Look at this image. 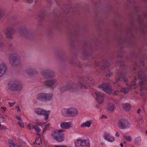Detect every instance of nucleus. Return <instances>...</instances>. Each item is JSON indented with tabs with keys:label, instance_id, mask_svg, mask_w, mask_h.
<instances>
[{
	"label": "nucleus",
	"instance_id": "a878e982",
	"mask_svg": "<svg viewBox=\"0 0 147 147\" xmlns=\"http://www.w3.org/2000/svg\"><path fill=\"white\" fill-rule=\"evenodd\" d=\"M61 114L64 116H68V109H64L61 110Z\"/></svg>",
	"mask_w": 147,
	"mask_h": 147
},
{
	"label": "nucleus",
	"instance_id": "2f4dec72",
	"mask_svg": "<svg viewBox=\"0 0 147 147\" xmlns=\"http://www.w3.org/2000/svg\"><path fill=\"white\" fill-rule=\"evenodd\" d=\"M71 63L73 65L75 66H77L79 67H81V65L80 64V63L78 61H71Z\"/></svg>",
	"mask_w": 147,
	"mask_h": 147
},
{
	"label": "nucleus",
	"instance_id": "a211bd4d",
	"mask_svg": "<svg viewBox=\"0 0 147 147\" xmlns=\"http://www.w3.org/2000/svg\"><path fill=\"white\" fill-rule=\"evenodd\" d=\"M138 77L139 79H142V80H145L147 78V75L145 71L140 70L138 72Z\"/></svg>",
	"mask_w": 147,
	"mask_h": 147
},
{
	"label": "nucleus",
	"instance_id": "aec40b11",
	"mask_svg": "<svg viewBox=\"0 0 147 147\" xmlns=\"http://www.w3.org/2000/svg\"><path fill=\"white\" fill-rule=\"evenodd\" d=\"M123 75V74H118V77H116L115 78L116 80V83H114L113 84H116V83L117 82V81H119L120 80H121V81L123 80L125 82H126L127 81V80L124 77Z\"/></svg>",
	"mask_w": 147,
	"mask_h": 147
},
{
	"label": "nucleus",
	"instance_id": "a18cd8bd",
	"mask_svg": "<svg viewBox=\"0 0 147 147\" xmlns=\"http://www.w3.org/2000/svg\"><path fill=\"white\" fill-rule=\"evenodd\" d=\"M27 2L29 3H32L33 1V0H26Z\"/></svg>",
	"mask_w": 147,
	"mask_h": 147
},
{
	"label": "nucleus",
	"instance_id": "4be33fe9",
	"mask_svg": "<svg viewBox=\"0 0 147 147\" xmlns=\"http://www.w3.org/2000/svg\"><path fill=\"white\" fill-rule=\"evenodd\" d=\"M77 85L76 87L78 88V90L76 92H78V86H80L81 87V88L82 89H87V87L85 85H84L81 82L79 81L77 84L75 83Z\"/></svg>",
	"mask_w": 147,
	"mask_h": 147
},
{
	"label": "nucleus",
	"instance_id": "f3484780",
	"mask_svg": "<svg viewBox=\"0 0 147 147\" xmlns=\"http://www.w3.org/2000/svg\"><path fill=\"white\" fill-rule=\"evenodd\" d=\"M78 113L77 109L75 108H70L68 109V116H73Z\"/></svg>",
	"mask_w": 147,
	"mask_h": 147
},
{
	"label": "nucleus",
	"instance_id": "20e7f679",
	"mask_svg": "<svg viewBox=\"0 0 147 147\" xmlns=\"http://www.w3.org/2000/svg\"><path fill=\"white\" fill-rule=\"evenodd\" d=\"M64 131V130L60 129L57 132L54 133L52 135L53 138L58 142L63 141L64 139V134L62 132Z\"/></svg>",
	"mask_w": 147,
	"mask_h": 147
},
{
	"label": "nucleus",
	"instance_id": "c03bdc74",
	"mask_svg": "<svg viewBox=\"0 0 147 147\" xmlns=\"http://www.w3.org/2000/svg\"><path fill=\"white\" fill-rule=\"evenodd\" d=\"M54 147H67V146L64 145H58Z\"/></svg>",
	"mask_w": 147,
	"mask_h": 147
},
{
	"label": "nucleus",
	"instance_id": "c756f323",
	"mask_svg": "<svg viewBox=\"0 0 147 147\" xmlns=\"http://www.w3.org/2000/svg\"><path fill=\"white\" fill-rule=\"evenodd\" d=\"M8 142L10 144V147H16V145L13 142V141L11 140H8Z\"/></svg>",
	"mask_w": 147,
	"mask_h": 147
},
{
	"label": "nucleus",
	"instance_id": "3c124183",
	"mask_svg": "<svg viewBox=\"0 0 147 147\" xmlns=\"http://www.w3.org/2000/svg\"><path fill=\"white\" fill-rule=\"evenodd\" d=\"M16 108H17V111H20V107L19 106H18L16 107Z\"/></svg>",
	"mask_w": 147,
	"mask_h": 147
},
{
	"label": "nucleus",
	"instance_id": "58836bf2",
	"mask_svg": "<svg viewBox=\"0 0 147 147\" xmlns=\"http://www.w3.org/2000/svg\"><path fill=\"white\" fill-rule=\"evenodd\" d=\"M34 126H33V125L31 124V123H29L28 125V128L30 129H33V127Z\"/></svg>",
	"mask_w": 147,
	"mask_h": 147
},
{
	"label": "nucleus",
	"instance_id": "f704fd0d",
	"mask_svg": "<svg viewBox=\"0 0 147 147\" xmlns=\"http://www.w3.org/2000/svg\"><path fill=\"white\" fill-rule=\"evenodd\" d=\"M33 127L36 131L38 133L40 132L41 131L40 129L37 125H34Z\"/></svg>",
	"mask_w": 147,
	"mask_h": 147
},
{
	"label": "nucleus",
	"instance_id": "f8f14e48",
	"mask_svg": "<svg viewBox=\"0 0 147 147\" xmlns=\"http://www.w3.org/2000/svg\"><path fill=\"white\" fill-rule=\"evenodd\" d=\"M26 74L30 76H35L38 73V71L35 69L29 68L25 71Z\"/></svg>",
	"mask_w": 147,
	"mask_h": 147
},
{
	"label": "nucleus",
	"instance_id": "1a4fd4ad",
	"mask_svg": "<svg viewBox=\"0 0 147 147\" xmlns=\"http://www.w3.org/2000/svg\"><path fill=\"white\" fill-rule=\"evenodd\" d=\"M35 113L38 115H43L45 116V119L47 120L49 118L50 113L49 111H47L40 108H37L34 110Z\"/></svg>",
	"mask_w": 147,
	"mask_h": 147
},
{
	"label": "nucleus",
	"instance_id": "69168bd1",
	"mask_svg": "<svg viewBox=\"0 0 147 147\" xmlns=\"http://www.w3.org/2000/svg\"><path fill=\"white\" fill-rule=\"evenodd\" d=\"M14 0L15 1H17V2H18V0Z\"/></svg>",
	"mask_w": 147,
	"mask_h": 147
},
{
	"label": "nucleus",
	"instance_id": "7ed1b4c3",
	"mask_svg": "<svg viewBox=\"0 0 147 147\" xmlns=\"http://www.w3.org/2000/svg\"><path fill=\"white\" fill-rule=\"evenodd\" d=\"M77 85L74 82H71L66 86H61L60 88V91L64 92L66 91L69 90L71 92H76L78 88L76 87Z\"/></svg>",
	"mask_w": 147,
	"mask_h": 147
},
{
	"label": "nucleus",
	"instance_id": "13d9d810",
	"mask_svg": "<svg viewBox=\"0 0 147 147\" xmlns=\"http://www.w3.org/2000/svg\"><path fill=\"white\" fill-rule=\"evenodd\" d=\"M104 144V143L103 142H102L101 143V145H103Z\"/></svg>",
	"mask_w": 147,
	"mask_h": 147
},
{
	"label": "nucleus",
	"instance_id": "8fccbe9b",
	"mask_svg": "<svg viewBox=\"0 0 147 147\" xmlns=\"http://www.w3.org/2000/svg\"><path fill=\"white\" fill-rule=\"evenodd\" d=\"M115 136L117 137H119L120 134L118 132H117L116 133Z\"/></svg>",
	"mask_w": 147,
	"mask_h": 147
},
{
	"label": "nucleus",
	"instance_id": "e2e57ef3",
	"mask_svg": "<svg viewBox=\"0 0 147 147\" xmlns=\"http://www.w3.org/2000/svg\"><path fill=\"white\" fill-rule=\"evenodd\" d=\"M146 135L147 136V130L146 131Z\"/></svg>",
	"mask_w": 147,
	"mask_h": 147
},
{
	"label": "nucleus",
	"instance_id": "0e129e2a",
	"mask_svg": "<svg viewBox=\"0 0 147 147\" xmlns=\"http://www.w3.org/2000/svg\"><path fill=\"white\" fill-rule=\"evenodd\" d=\"M103 117H104V116H102V117H101V119H102Z\"/></svg>",
	"mask_w": 147,
	"mask_h": 147
},
{
	"label": "nucleus",
	"instance_id": "c9c22d12",
	"mask_svg": "<svg viewBox=\"0 0 147 147\" xmlns=\"http://www.w3.org/2000/svg\"><path fill=\"white\" fill-rule=\"evenodd\" d=\"M112 75V73L110 70H108L107 74L106 75V77H110Z\"/></svg>",
	"mask_w": 147,
	"mask_h": 147
},
{
	"label": "nucleus",
	"instance_id": "393cba45",
	"mask_svg": "<svg viewBox=\"0 0 147 147\" xmlns=\"http://www.w3.org/2000/svg\"><path fill=\"white\" fill-rule=\"evenodd\" d=\"M90 144L88 141L86 140H82L81 146L82 147H89Z\"/></svg>",
	"mask_w": 147,
	"mask_h": 147
},
{
	"label": "nucleus",
	"instance_id": "774afa93",
	"mask_svg": "<svg viewBox=\"0 0 147 147\" xmlns=\"http://www.w3.org/2000/svg\"><path fill=\"white\" fill-rule=\"evenodd\" d=\"M126 143V142H124L123 143H124V144H125V143Z\"/></svg>",
	"mask_w": 147,
	"mask_h": 147
},
{
	"label": "nucleus",
	"instance_id": "37998d69",
	"mask_svg": "<svg viewBox=\"0 0 147 147\" xmlns=\"http://www.w3.org/2000/svg\"><path fill=\"white\" fill-rule=\"evenodd\" d=\"M16 118L18 120L22 122V120L20 117L17 116L16 117Z\"/></svg>",
	"mask_w": 147,
	"mask_h": 147
},
{
	"label": "nucleus",
	"instance_id": "72a5a7b5",
	"mask_svg": "<svg viewBox=\"0 0 147 147\" xmlns=\"http://www.w3.org/2000/svg\"><path fill=\"white\" fill-rule=\"evenodd\" d=\"M120 92H121L125 94H126L128 93V89L127 90L125 88H122Z\"/></svg>",
	"mask_w": 147,
	"mask_h": 147
},
{
	"label": "nucleus",
	"instance_id": "cd10ccee",
	"mask_svg": "<svg viewBox=\"0 0 147 147\" xmlns=\"http://www.w3.org/2000/svg\"><path fill=\"white\" fill-rule=\"evenodd\" d=\"M123 108L125 111H128L130 110L131 107L129 104H125L123 105Z\"/></svg>",
	"mask_w": 147,
	"mask_h": 147
},
{
	"label": "nucleus",
	"instance_id": "bb28decb",
	"mask_svg": "<svg viewBox=\"0 0 147 147\" xmlns=\"http://www.w3.org/2000/svg\"><path fill=\"white\" fill-rule=\"evenodd\" d=\"M141 141V138L140 137H138L136 138L134 140V143L136 145H138Z\"/></svg>",
	"mask_w": 147,
	"mask_h": 147
},
{
	"label": "nucleus",
	"instance_id": "5fc2aeb1",
	"mask_svg": "<svg viewBox=\"0 0 147 147\" xmlns=\"http://www.w3.org/2000/svg\"><path fill=\"white\" fill-rule=\"evenodd\" d=\"M37 135L38 136H40V134L39 133V132L37 133Z\"/></svg>",
	"mask_w": 147,
	"mask_h": 147
},
{
	"label": "nucleus",
	"instance_id": "4c0bfd02",
	"mask_svg": "<svg viewBox=\"0 0 147 147\" xmlns=\"http://www.w3.org/2000/svg\"><path fill=\"white\" fill-rule=\"evenodd\" d=\"M50 126V125L49 124L46 125L44 129L43 132H45L47 129Z\"/></svg>",
	"mask_w": 147,
	"mask_h": 147
},
{
	"label": "nucleus",
	"instance_id": "338daca9",
	"mask_svg": "<svg viewBox=\"0 0 147 147\" xmlns=\"http://www.w3.org/2000/svg\"><path fill=\"white\" fill-rule=\"evenodd\" d=\"M110 65H111L110 63H109V66H110Z\"/></svg>",
	"mask_w": 147,
	"mask_h": 147
},
{
	"label": "nucleus",
	"instance_id": "4468645a",
	"mask_svg": "<svg viewBox=\"0 0 147 147\" xmlns=\"http://www.w3.org/2000/svg\"><path fill=\"white\" fill-rule=\"evenodd\" d=\"M95 94L97 100L99 104H101L103 102L104 99V95L99 92H96Z\"/></svg>",
	"mask_w": 147,
	"mask_h": 147
},
{
	"label": "nucleus",
	"instance_id": "5701e85b",
	"mask_svg": "<svg viewBox=\"0 0 147 147\" xmlns=\"http://www.w3.org/2000/svg\"><path fill=\"white\" fill-rule=\"evenodd\" d=\"M91 124V121H87L82 123L81 125V127H89Z\"/></svg>",
	"mask_w": 147,
	"mask_h": 147
},
{
	"label": "nucleus",
	"instance_id": "9d476101",
	"mask_svg": "<svg viewBox=\"0 0 147 147\" xmlns=\"http://www.w3.org/2000/svg\"><path fill=\"white\" fill-rule=\"evenodd\" d=\"M98 88L107 93L111 92L113 91L111 88L110 84L108 83L100 85L98 86Z\"/></svg>",
	"mask_w": 147,
	"mask_h": 147
},
{
	"label": "nucleus",
	"instance_id": "39448f33",
	"mask_svg": "<svg viewBox=\"0 0 147 147\" xmlns=\"http://www.w3.org/2000/svg\"><path fill=\"white\" fill-rule=\"evenodd\" d=\"M16 32V28L12 27H9L7 28L4 31L6 37L10 39L12 38V35L15 33Z\"/></svg>",
	"mask_w": 147,
	"mask_h": 147
},
{
	"label": "nucleus",
	"instance_id": "0eeeda50",
	"mask_svg": "<svg viewBox=\"0 0 147 147\" xmlns=\"http://www.w3.org/2000/svg\"><path fill=\"white\" fill-rule=\"evenodd\" d=\"M117 125L118 128L120 129H123L128 128L129 124L126 120L121 119L118 121Z\"/></svg>",
	"mask_w": 147,
	"mask_h": 147
},
{
	"label": "nucleus",
	"instance_id": "e433bc0d",
	"mask_svg": "<svg viewBox=\"0 0 147 147\" xmlns=\"http://www.w3.org/2000/svg\"><path fill=\"white\" fill-rule=\"evenodd\" d=\"M4 16V13L3 11L0 9V19L2 18Z\"/></svg>",
	"mask_w": 147,
	"mask_h": 147
},
{
	"label": "nucleus",
	"instance_id": "2eb2a0df",
	"mask_svg": "<svg viewBox=\"0 0 147 147\" xmlns=\"http://www.w3.org/2000/svg\"><path fill=\"white\" fill-rule=\"evenodd\" d=\"M139 85L140 86V90H144L147 91V83L145 80H141L139 82Z\"/></svg>",
	"mask_w": 147,
	"mask_h": 147
},
{
	"label": "nucleus",
	"instance_id": "b1692460",
	"mask_svg": "<svg viewBox=\"0 0 147 147\" xmlns=\"http://www.w3.org/2000/svg\"><path fill=\"white\" fill-rule=\"evenodd\" d=\"M115 105L114 104L109 103L108 104L107 109L108 111L112 112L114 110Z\"/></svg>",
	"mask_w": 147,
	"mask_h": 147
},
{
	"label": "nucleus",
	"instance_id": "bf43d9fd",
	"mask_svg": "<svg viewBox=\"0 0 147 147\" xmlns=\"http://www.w3.org/2000/svg\"><path fill=\"white\" fill-rule=\"evenodd\" d=\"M133 70H134V71H135V70L136 69V68H135V67H133Z\"/></svg>",
	"mask_w": 147,
	"mask_h": 147
},
{
	"label": "nucleus",
	"instance_id": "4d7b16f0",
	"mask_svg": "<svg viewBox=\"0 0 147 147\" xmlns=\"http://www.w3.org/2000/svg\"><path fill=\"white\" fill-rule=\"evenodd\" d=\"M102 116H104V117L105 118V119H106L107 118V117L106 116H104V115H102Z\"/></svg>",
	"mask_w": 147,
	"mask_h": 147
},
{
	"label": "nucleus",
	"instance_id": "680f3d73",
	"mask_svg": "<svg viewBox=\"0 0 147 147\" xmlns=\"http://www.w3.org/2000/svg\"><path fill=\"white\" fill-rule=\"evenodd\" d=\"M141 63L142 64V66H144V63Z\"/></svg>",
	"mask_w": 147,
	"mask_h": 147
},
{
	"label": "nucleus",
	"instance_id": "473e14b6",
	"mask_svg": "<svg viewBox=\"0 0 147 147\" xmlns=\"http://www.w3.org/2000/svg\"><path fill=\"white\" fill-rule=\"evenodd\" d=\"M36 143L38 145H40L42 143L41 139L40 137L36 139Z\"/></svg>",
	"mask_w": 147,
	"mask_h": 147
},
{
	"label": "nucleus",
	"instance_id": "603ef678",
	"mask_svg": "<svg viewBox=\"0 0 147 147\" xmlns=\"http://www.w3.org/2000/svg\"><path fill=\"white\" fill-rule=\"evenodd\" d=\"M141 110V109H138L137 111V113L139 114L140 113V111Z\"/></svg>",
	"mask_w": 147,
	"mask_h": 147
},
{
	"label": "nucleus",
	"instance_id": "de8ad7c7",
	"mask_svg": "<svg viewBox=\"0 0 147 147\" xmlns=\"http://www.w3.org/2000/svg\"><path fill=\"white\" fill-rule=\"evenodd\" d=\"M94 64L96 66H98L99 65V63L97 61H95Z\"/></svg>",
	"mask_w": 147,
	"mask_h": 147
},
{
	"label": "nucleus",
	"instance_id": "dca6fc26",
	"mask_svg": "<svg viewBox=\"0 0 147 147\" xmlns=\"http://www.w3.org/2000/svg\"><path fill=\"white\" fill-rule=\"evenodd\" d=\"M57 80L53 79L46 81L45 82V85L49 87H52L56 82Z\"/></svg>",
	"mask_w": 147,
	"mask_h": 147
},
{
	"label": "nucleus",
	"instance_id": "052dcab7",
	"mask_svg": "<svg viewBox=\"0 0 147 147\" xmlns=\"http://www.w3.org/2000/svg\"><path fill=\"white\" fill-rule=\"evenodd\" d=\"M135 92L137 94H138V92H137L136 91Z\"/></svg>",
	"mask_w": 147,
	"mask_h": 147
},
{
	"label": "nucleus",
	"instance_id": "f03ea898",
	"mask_svg": "<svg viewBox=\"0 0 147 147\" xmlns=\"http://www.w3.org/2000/svg\"><path fill=\"white\" fill-rule=\"evenodd\" d=\"M53 95L51 93H40L38 94L36 96V99L42 102H46L51 100L52 98Z\"/></svg>",
	"mask_w": 147,
	"mask_h": 147
},
{
	"label": "nucleus",
	"instance_id": "a19ab883",
	"mask_svg": "<svg viewBox=\"0 0 147 147\" xmlns=\"http://www.w3.org/2000/svg\"><path fill=\"white\" fill-rule=\"evenodd\" d=\"M18 124L19 125L20 127H24V124L21 122V121H19L18 122Z\"/></svg>",
	"mask_w": 147,
	"mask_h": 147
},
{
	"label": "nucleus",
	"instance_id": "864d4df0",
	"mask_svg": "<svg viewBox=\"0 0 147 147\" xmlns=\"http://www.w3.org/2000/svg\"><path fill=\"white\" fill-rule=\"evenodd\" d=\"M140 95L141 96H143L144 95V93L143 92H142L140 93Z\"/></svg>",
	"mask_w": 147,
	"mask_h": 147
},
{
	"label": "nucleus",
	"instance_id": "09e8293b",
	"mask_svg": "<svg viewBox=\"0 0 147 147\" xmlns=\"http://www.w3.org/2000/svg\"><path fill=\"white\" fill-rule=\"evenodd\" d=\"M9 104L10 107H12L13 105H14V103H13L9 102Z\"/></svg>",
	"mask_w": 147,
	"mask_h": 147
},
{
	"label": "nucleus",
	"instance_id": "423d86ee",
	"mask_svg": "<svg viewBox=\"0 0 147 147\" xmlns=\"http://www.w3.org/2000/svg\"><path fill=\"white\" fill-rule=\"evenodd\" d=\"M42 75L45 78H51L55 76V73L51 70L49 69H44L41 72Z\"/></svg>",
	"mask_w": 147,
	"mask_h": 147
},
{
	"label": "nucleus",
	"instance_id": "6ab92c4d",
	"mask_svg": "<svg viewBox=\"0 0 147 147\" xmlns=\"http://www.w3.org/2000/svg\"><path fill=\"white\" fill-rule=\"evenodd\" d=\"M60 126L63 129H69L72 127V123L70 122H63L61 124Z\"/></svg>",
	"mask_w": 147,
	"mask_h": 147
},
{
	"label": "nucleus",
	"instance_id": "79ce46f5",
	"mask_svg": "<svg viewBox=\"0 0 147 147\" xmlns=\"http://www.w3.org/2000/svg\"><path fill=\"white\" fill-rule=\"evenodd\" d=\"M119 92V91H115L113 92V94L114 95L117 96Z\"/></svg>",
	"mask_w": 147,
	"mask_h": 147
},
{
	"label": "nucleus",
	"instance_id": "6e6d98bb",
	"mask_svg": "<svg viewBox=\"0 0 147 147\" xmlns=\"http://www.w3.org/2000/svg\"><path fill=\"white\" fill-rule=\"evenodd\" d=\"M120 145L121 147H123V144L122 143L120 144Z\"/></svg>",
	"mask_w": 147,
	"mask_h": 147
},
{
	"label": "nucleus",
	"instance_id": "9b49d317",
	"mask_svg": "<svg viewBox=\"0 0 147 147\" xmlns=\"http://www.w3.org/2000/svg\"><path fill=\"white\" fill-rule=\"evenodd\" d=\"M10 89L16 91H20L22 89V85L21 83L15 81L9 85Z\"/></svg>",
	"mask_w": 147,
	"mask_h": 147
},
{
	"label": "nucleus",
	"instance_id": "412c9836",
	"mask_svg": "<svg viewBox=\"0 0 147 147\" xmlns=\"http://www.w3.org/2000/svg\"><path fill=\"white\" fill-rule=\"evenodd\" d=\"M104 138L105 140L110 142H112L114 140V137L108 134H105Z\"/></svg>",
	"mask_w": 147,
	"mask_h": 147
},
{
	"label": "nucleus",
	"instance_id": "7c9ffc66",
	"mask_svg": "<svg viewBox=\"0 0 147 147\" xmlns=\"http://www.w3.org/2000/svg\"><path fill=\"white\" fill-rule=\"evenodd\" d=\"M123 138L124 139L129 142H131L132 140L131 137L130 136H124Z\"/></svg>",
	"mask_w": 147,
	"mask_h": 147
},
{
	"label": "nucleus",
	"instance_id": "f257e3e1",
	"mask_svg": "<svg viewBox=\"0 0 147 147\" xmlns=\"http://www.w3.org/2000/svg\"><path fill=\"white\" fill-rule=\"evenodd\" d=\"M20 56L17 53L11 54L9 57V62L12 66H17L21 63Z\"/></svg>",
	"mask_w": 147,
	"mask_h": 147
},
{
	"label": "nucleus",
	"instance_id": "ea45409f",
	"mask_svg": "<svg viewBox=\"0 0 147 147\" xmlns=\"http://www.w3.org/2000/svg\"><path fill=\"white\" fill-rule=\"evenodd\" d=\"M137 80V79L135 77L134 78V80L133 81V84H132L131 85V86H136V84L135 83V82Z\"/></svg>",
	"mask_w": 147,
	"mask_h": 147
},
{
	"label": "nucleus",
	"instance_id": "c85d7f7f",
	"mask_svg": "<svg viewBox=\"0 0 147 147\" xmlns=\"http://www.w3.org/2000/svg\"><path fill=\"white\" fill-rule=\"evenodd\" d=\"M82 140H76L75 142V146H81Z\"/></svg>",
	"mask_w": 147,
	"mask_h": 147
},
{
	"label": "nucleus",
	"instance_id": "ddd939ff",
	"mask_svg": "<svg viewBox=\"0 0 147 147\" xmlns=\"http://www.w3.org/2000/svg\"><path fill=\"white\" fill-rule=\"evenodd\" d=\"M7 69V66L5 63L0 64V78L5 74Z\"/></svg>",
	"mask_w": 147,
	"mask_h": 147
},
{
	"label": "nucleus",
	"instance_id": "6e6552de",
	"mask_svg": "<svg viewBox=\"0 0 147 147\" xmlns=\"http://www.w3.org/2000/svg\"><path fill=\"white\" fill-rule=\"evenodd\" d=\"M18 32L20 36L25 38H27L31 35L30 31L25 28H20Z\"/></svg>",
	"mask_w": 147,
	"mask_h": 147
},
{
	"label": "nucleus",
	"instance_id": "49530a36",
	"mask_svg": "<svg viewBox=\"0 0 147 147\" xmlns=\"http://www.w3.org/2000/svg\"><path fill=\"white\" fill-rule=\"evenodd\" d=\"M1 108L4 111H5L6 109V108L5 107H1Z\"/></svg>",
	"mask_w": 147,
	"mask_h": 147
}]
</instances>
